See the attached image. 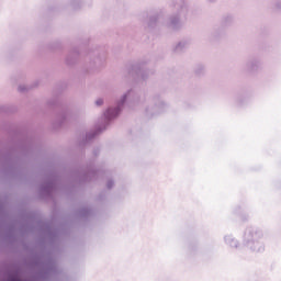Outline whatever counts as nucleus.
<instances>
[{
  "mask_svg": "<svg viewBox=\"0 0 281 281\" xmlns=\"http://www.w3.org/2000/svg\"><path fill=\"white\" fill-rule=\"evenodd\" d=\"M97 104H98V106H100V105L104 104V101L98 100V101H97Z\"/></svg>",
  "mask_w": 281,
  "mask_h": 281,
  "instance_id": "nucleus-1",
  "label": "nucleus"
},
{
  "mask_svg": "<svg viewBox=\"0 0 281 281\" xmlns=\"http://www.w3.org/2000/svg\"><path fill=\"white\" fill-rule=\"evenodd\" d=\"M113 186V182H108V188H111Z\"/></svg>",
  "mask_w": 281,
  "mask_h": 281,
  "instance_id": "nucleus-2",
  "label": "nucleus"
}]
</instances>
